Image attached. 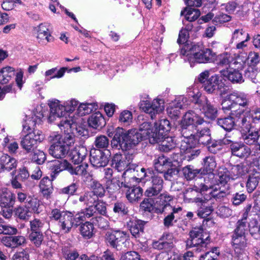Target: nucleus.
<instances>
[{"label":"nucleus","instance_id":"obj_1","mask_svg":"<svg viewBox=\"0 0 260 260\" xmlns=\"http://www.w3.org/2000/svg\"><path fill=\"white\" fill-rule=\"evenodd\" d=\"M170 130V122L166 119L160 120L151 127L149 122H144L140 126L139 132L136 129L126 131L117 127L108 128L107 134L109 137L113 136L111 141L113 148L128 150L135 146L143 140L149 139L151 144L159 143Z\"/></svg>","mask_w":260,"mask_h":260},{"label":"nucleus","instance_id":"obj_2","mask_svg":"<svg viewBox=\"0 0 260 260\" xmlns=\"http://www.w3.org/2000/svg\"><path fill=\"white\" fill-rule=\"evenodd\" d=\"M180 55L186 56L192 67L194 63H206L214 61L216 54L210 49L203 48L197 44L185 46L180 50Z\"/></svg>","mask_w":260,"mask_h":260},{"label":"nucleus","instance_id":"obj_3","mask_svg":"<svg viewBox=\"0 0 260 260\" xmlns=\"http://www.w3.org/2000/svg\"><path fill=\"white\" fill-rule=\"evenodd\" d=\"M51 220L58 221L60 231L64 234L69 233L73 227H77L80 223L77 214L74 216L71 212L61 209L55 208L49 214Z\"/></svg>","mask_w":260,"mask_h":260},{"label":"nucleus","instance_id":"obj_4","mask_svg":"<svg viewBox=\"0 0 260 260\" xmlns=\"http://www.w3.org/2000/svg\"><path fill=\"white\" fill-rule=\"evenodd\" d=\"M248 230V222L238 220L232 237V243L237 256L240 258V255L246 254L244 251L247 246V239L246 238V232Z\"/></svg>","mask_w":260,"mask_h":260},{"label":"nucleus","instance_id":"obj_5","mask_svg":"<svg viewBox=\"0 0 260 260\" xmlns=\"http://www.w3.org/2000/svg\"><path fill=\"white\" fill-rule=\"evenodd\" d=\"M74 141V137L69 134L63 137L56 135L49 148V153L55 158L64 157L69 153Z\"/></svg>","mask_w":260,"mask_h":260},{"label":"nucleus","instance_id":"obj_6","mask_svg":"<svg viewBox=\"0 0 260 260\" xmlns=\"http://www.w3.org/2000/svg\"><path fill=\"white\" fill-rule=\"evenodd\" d=\"M49 107L50 109V119H54L55 117L62 118L59 123L58 124L61 129H62V127L67 128L71 127L73 121L71 119L69 114H67L64 106L60 105L59 101L55 100L50 102Z\"/></svg>","mask_w":260,"mask_h":260},{"label":"nucleus","instance_id":"obj_7","mask_svg":"<svg viewBox=\"0 0 260 260\" xmlns=\"http://www.w3.org/2000/svg\"><path fill=\"white\" fill-rule=\"evenodd\" d=\"M246 58L243 60L236 61L235 63L231 64L230 68L221 70V75L227 79L232 83L241 84L244 82V80L240 71L242 70L245 64Z\"/></svg>","mask_w":260,"mask_h":260},{"label":"nucleus","instance_id":"obj_8","mask_svg":"<svg viewBox=\"0 0 260 260\" xmlns=\"http://www.w3.org/2000/svg\"><path fill=\"white\" fill-rule=\"evenodd\" d=\"M181 133L183 137L180 147L181 152L185 154H189L190 155H188V157L194 156L195 153L198 150L192 149L191 146V142L196 137V134H194L191 131L192 127L190 125H184L182 121L181 123Z\"/></svg>","mask_w":260,"mask_h":260},{"label":"nucleus","instance_id":"obj_9","mask_svg":"<svg viewBox=\"0 0 260 260\" xmlns=\"http://www.w3.org/2000/svg\"><path fill=\"white\" fill-rule=\"evenodd\" d=\"M217 178V183L219 184L218 192H213L212 197L216 199H221L229 193L230 185L228 183L231 178L230 172L225 168H221L218 170Z\"/></svg>","mask_w":260,"mask_h":260},{"label":"nucleus","instance_id":"obj_10","mask_svg":"<svg viewBox=\"0 0 260 260\" xmlns=\"http://www.w3.org/2000/svg\"><path fill=\"white\" fill-rule=\"evenodd\" d=\"M232 114L236 117V127L240 129L242 133L251 130V122H254L252 113L239 108L232 111Z\"/></svg>","mask_w":260,"mask_h":260},{"label":"nucleus","instance_id":"obj_11","mask_svg":"<svg viewBox=\"0 0 260 260\" xmlns=\"http://www.w3.org/2000/svg\"><path fill=\"white\" fill-rule=\"evenodd\" d=\"M247 104L248 99L246 95L233 92L226 96L221 105L222 110L225 112L226 111L236 110L234 109L238 106L245 107Z\"/></svg>","mask_w":260,"mask_h":260},{"label":"nucleus","instance_id":"obj_12","mask_svg":"<svg viewBox=\"0 0 260 260\" xmlns=\"http://www.w3.org/2000/svg\"><path fill=\"white\" fill-rule=\"evenodd\" d=\"M161 189L151 185L145 190L144 194L154 200L158 205L163 206L165 203L172 201L173 197L167 192H161Z\"/></svg>","mask_w":260,"mask_h":260},{"label":"nucleus","instance_id":"obj_13","mask_svg":"<svg viewBox=\"0 0 260 260\" xmlns=\"http://www.w3.org/2000/svg\"><path fill=\"white\" fill-rule=\"evenodd\" d=\"M182 121H183L184 125H190L198 131L205 126H209L208 122L191 110L187 111L184 115Z\"/></svg>","mask_w":260,"mask_h":260},{"label":"nucleus","instance_id":"obj_14","mask_svg":"<svg viewBox=\"0 0 260 260\" xmlns=\"http://www.w3.org/2000/svg\"><path fill=\"white\" fill-rule=\"evenodd\" d=\"M204 174L205 175L204 177V183H201L199 186H194V190L202 192L212 189V191L210 192L211 196L213 192H218L219 184L217 183V178H216L213 172H206Z\"/></svg>","mask_w":260,"mask_h":260},{"label":"nucleus","instance_id":"obj_15","mask_svg":"<svg viewBox=\"0 0 260 260\" xmlns=\"http://www.w3.org/2000/svg\"><path fill=\"white\" fill-rule=\"evenodd\" d=\"M250 171L246 188L248 192H252L256 188L260 179V157L253 161Z\"/></svg>","mask_w":260,"mask_h":260},{"label":"nucleus","instance_id":"obj_16","mask_svg":"<svg viewBox=\"0 0 260 260\" xmlns=\"http://www.w3.org/2000/svg\"><path fill=\"white\" fill-rule=\"evenodd\" d=\"M190 238L186 241L187 248H191L201 246H206V242L209 237L208 236L205 238L204 231L202 228H194L189 233Z\"/></svg>","mask_w":260,"mask_h":260},{"label":"nucleus","instance_id":"obj_17","mask_svg":"<svg viewBox=\"0 0 260 260\" xmlns=\"http://www.w3.org/2000/svg\"><path fill=\"white\" fill-rule=\"evenodd\" d=\"M107 242L113 247L117 248L124 245L128 240V234L123 231H114L111 233H108L107 235Z\"/></svg>","mask_w":260,"mask_h":260},{"label":"nucleus","instance_id":"obj_18","mask_svg":"<svg viewBox=\"0 0 260 260\" xmlns=\"http://www.w3.org/2000/svg\"><path fill=\"white\" fill-rule=\"evenodd\" d=\"M141 108L145 113L150 115L151 119H154L156 114L163 111L165 107L162 100H154L152 103L145 102L143 104H141Z\"/></svg>","mask_w":260,"mask_h":260},{"label":"nucleus","instance_id":"obj_19","mask_svg":"<svg viewBox=\"0 0 260 260\" xmlns=\"http://www.w3.org/2000/svg\"><path fill=\"white\" fill-rule=\"evenodd\" d=\"M201 111L205 116L210 119H214L217 116V110L208 101L205 96H201L196 102Z\"/></svg>","mask_w":260,"mask_h":260},{"label":"nucleus","instance_id":"obj_20","mask_svg":"<svg viewBox=\"0 0 260 260\" xmlns=\"http://www.w3.org/2000/svg\"><path fill=\"white\" fill-rule=\"evenodd\" d=\"M90 161L94 167H104L108 164L109 158L100 149H92L90 152Z\"/></svg>","mask_w":260,"mask_h":260},{"label":"nucleus","instance_id":"obj_21","mask_svg":"<svg viewBox=\"0 0 260 260\" xmlns=\"http://www.w3.org/2000/svg\"><path fill=\"white\" fill-rule=\"evenodd\" d=\"M50 28V25L47 23H41L36 27V38L39 43L46 45L53 41Z\"/></svg>","mask_w":260,"mask_h":260},{"label":"nucleus","instance_id":"obj_22","mask_svg":"<svg viewBox=\"0 0 260 260\" xmlns=\"http://www.w3.org/2000/svg\"><path fill=\"white\" fill-rule=\"evenodd\" d=\"M196 137L191 142L192 149H194L199 144L208 145L211 140V136L209 126H205L199 131L196 130Z\"/></svg>","mask_w":260,"mask_h":260},{"label":"nucleus","instance_id":"obj_23","mask_svg":"<svg viewBox=\"0 0 260 260\" xmlns=\"http://www.w3.org/2000/svg\"><path fill=\"white\" fill-rule=\"evenodd\" d=\"M26 119L24 123L23 124L22 133L25 134L24 138L21 141L22 146L27 151H29L32 147V135L31 134V129L29 124L27 123V121L31 122V117L30 115H26Z\"/></svg>","mask_w":260,"mask_h":260},{"label":"nucleus","instance_id":"obj_24","mask_svg":"<svg viewBox=\"0 0 260 260\" xmlns=\"http://www.w3.org/2000/svg\"><path fill=\"white\" fill-rule=\"evenodd\" d=\"M231 149L233 155L240 158L247 157L251 152L249 147L239 143H233L231 145Z\"/></svg>","mask_w":260,"mask_h":260},{"label":"nucleus","instance_id":"obj_25","mask_svg":"<svg viewBox=\"0 0 260 260\" xmlns=\"http://www.w3.org/2000/svg\"><path fill=\"white\" fill-rule=\"evenodd\" d=\"M15 202V196L7 188L0 191V206L3 208L12 207Z\"/></svg>","mask_w":260,"mask_h":260},{"label":"nucleus","instance_id":"obj_26","mask_svg":"<svg viewBox=\"0 0 260 260\" xmlns=\"http://www.w3.org/2000/svg\"><path fill=\"white\" fill-rule=\"evenodd\" d=\"M164 205L165 209L168 208L171 210V212L166 215L164 219L165 226L169 228L173 226L174 223L177 221L175 218L177 217V214L182 210V208L181 207H172L165 204Z\"/></svg>","mask_w":260,"mask_h":260},{"label":"nucleus","instance_id":"obj_27","mask_svg":"<svg viewBox=\"0 0 260 260\" xmlns=\"http://www.w3.org/2000/svg\"><path fill=\"white\" fill-rule=\"evenodd\" d=\"M87 154L86 148L83 146H77L69 152L70 158L75 164L82 162Z\"/></svg>","mask_w":260,"mask_h":260},{"label":"nucleus","instance_id":"obj_28","mask_svg":"<svg viewBox=\"0 0 260 260\" xmlns=\"http://www.w3.org/2000/svg\"><path fill=\"white\" fill-rule=\"evenodd\" d=\"M241 57L238 56L234 58L230 54L225 52L218 55L216 58V64L221 67L230 68L231 64L235 63L236 61L243 60Z\"/></svg>","mask_w":260,"mask_h":260},{"label":"nucleus","instance_id":"obj_29","mask_svg":"<svg viewBox=\"0 0 260 260\" xmlns=\"http://www.w3.org/2000/svg\"><path fill=\"white\" fill-rule=\"evenodd\" d=\"M144 222L141 220L132 219L127 222V226L132 235L135 238L139 237L143 233Z\"/></svg>","mask_w":260,"mask_h":260},{"label":"nucleus","instance_id":"obj_30","mask_svg":"<svg viewBox=\"0 0 260 260\" xmlns=\"http://www.w3.org/2000/svg\"><path fill=\"white\" fill-rule=\"evenodd\" d=\"M71 164H69L66 160H55L52 161V165L51 166L52 174L51 177L53 180L56 176L60 172L67 170L69 172Z\"/></svg>","mask_w":260,"mask_h":260},{"label":"nucleus","instance_id":"obj_31","mask_svg":"<svg viewBox=\"0 0 260 260\" xmlns=\"http://www.w3.org/2000/svg\"><path fill=\"white\" fill-rule=\"evenodd\" d=\"M16 160L7 154H3L0 157V172L10 171L17 167Z\"/></svg>","mask_w":260,"mask_h":260},{"label":"nucleus","instance_id":"obj_32","mask_svg":"<svg viewBox=\"0 0 260 260\" xmlns=\"http://www.w3.org/2000/svg\"><path fill=\"white\" fill-rule=\"evenodd\" d=\"M194 200L196 203L201 204V206L197 211V215L199 217L205 218L211 214L213 209L211 206L207 205V201L206 200L196 198Z\"/></svg>","mask_w":260,"mask_h":260},{"label":"nucleus","instance_id":"obj_33","mask_svg":"<svg viewBox=\"0 0 260 260\" xmlns=\"http://www.w3.org/2000/svg\"><path fill=\"white\" fill-rule=\"evenodd\" d=\"M2 242L6 246L14 248L24 244L25 239L21 236L5 237Z\"/></svg>","mask_w":260,"mask_h":260},{"label":"nucleus","instance_id":"obj_34","mask_svg":"<svg viewBox=\"0 0 260 260\" xmlns=\"http://www.w3.org/2000/svg\"><path fill=\"white\" fill-rule=\"evenodd\" d=\"M230 115L224 118L218 119L217 124L226 131H230L236 127V117L232 114L231 110Z\"/></svg>","mask_w":260,"mask_h":260},{"label":"nucleus","instance_id":"obj_35","mask_svg":"<svg viewBox=\"0 0 260 260\" xmlns=\"http://www.w3.org/2000/svg\"><path fill=\"white\" fill-rule=\"evenodd\" d=\"M220 77L214 75L209 78L203 85L204 89L209 93L214 92L219 88Z\"/></svg>","mask_w":260,"mask_h":260},{"label":"nucleus","instance_id":"obj_36","mask_svg":"<svg viewBox=\"0 0 260 260\" xmlns=\"http://www.w3.org/2000/svg\"><path fill=\"white\" fill-rule=\"evenodd\" d=\"M42 225L43 223L39 219H34V244L37 247H39L43 240V236L39 229Z\"/></svg>","mask_w":260,"mask_h":260},{"label":"nucleus","instance_id":"obj_37","mask_svg":"<svg viewBox=\"0 0 260 260\" xmlns=\"http://www.w3.org/2000/svg\"><path fill=\"white\" fill-rule=\"evenodd\" d=\"M183 107V105L179 100H175L171 103L167 109L169 116L173 118L176 119L180 115V109Z\"/></svg>","mask_w":260,"mask_h":260},{"label":"nucleus","instance_id":"obj_38","mask_svg":"<svg viewBox=\"0 0 260 260\" xmlns=\"http://www.w3.org/2000/svg\"><path fill=\"white\" fill-rule=\"evenodd\" d=\"M143 194V189L139 186L134 185L129 187L127 190L126 197L127 200L131 202L139 201Z\"/></svg>","mask_w":260,"mask_h":260},{"label":"nucleus","instance_id":"obj_39","mask_svg":"<svg viewBox=\"0 0 260 260\" xmlns=\"http://www.w3.org/2000/svg\"><path fill=\"white\" fill-rule=\"evenodd\" d=\"M242 134L244 142L247 145H252L257 144L259 138L258 131L251 129Z\"/></svg>","mask_w":260,"mask_h":260},{"label":"nucleus","instance_id":"obj_40","mask_svg":"<svg viewBox=\"0 0 260 260\" xmlns=\"http://www.w3.org/2000/svg\"><path fill=\"white\" fill-rule=\"evenodd\" d=\"M111 166L119 172L124 170L127 167L126 161L124 160L123 156L119 153H116L113 156Z\"/></svg>","mask_w":260,"mask_h":260},{"label":"nucleus","instance_id":"obj_41","mask_svg":"<svg viewBox=\"0 0 260 260\" xmlns=\"http://www.w3.org/2000/svg\"><path fill=\"white\" fill-rule=\"evenodd\" d=\"M88 123L89 126L93 128H98L105 124V121L104 117L100 112H96L92 114L88 118Z\"/></svg>","mask_w":260,"mask_h":260},{"label":"nucleus","instance_id":"obj_42","mask_svg":"<svg viewBox=\"0 0 260 260\" xmlns=\"http://www.w3.org/2000/svg\"><path fill=\"white\" fill-rule=\"evenodd\" d=\"M15 71L12 67L8 66L0 71V83L6 84L15 75Z\"/></svg>","mask_w":260,"mask_h":260},{"label":"nucleus","instance_id":"obj_43","mask_svg":"<svg viewBox=\"0 0 260 260\" xmlns=\"http://www.w3.org/2000/svg\"><path fill=\"white\" fill-rule=\"evenodd\" d=\"M215 158L213 156H206L203 159V167L201 170V174L206 172H213L216 167Z\"/></svg>","mask_w":260,"mask_h":260},{"label":"nucleus","instance_id":"obj_44","mask_svg":"<svg viewBox=\"0 0 260 260\" xmlns=\"http://www.w3.org/2000/svg\"><path fill=\"white\" fill-rule=\"evenodd\" d=\"M172 162L164 156H159L154 160V165L157 171L163 173L168 168L171 166Z\"/></svg>","mask_w":260,"mask_h":260},{"label":"nucleus","instance_id":"obj_45","mask_svg":"<svg viewBox=\"0 0 260 260\" xmlns=\"http://www.w3.org/2000/svg\"><path fill=\"white\" fill-rule=\"evenodd\" d=\"M39 187L40 191L43 196L47 198L50 195L52 192L53 187L52 186L51 180L48 177H44L40 181Z\"/></svg>","mask_w":260,"mask_h":260},{"label":"nucleus","instance_id":"obj_46","mask_svg":"<svg viewBox=\"0 0 260 260\" xmlns=\"http://www.w3.org/2000/svg\"><path fill=\"white\" fill-rule=\"evenodd\" d=\"M173 240V237L171 234H165L161 239L155 243L154 246H157L159 249L168 248L172 246Z\"/></svg>","mask_w":260,"mask_h":260},{"label":"nucleus","instance_id":"obj_47","mask_svg":"<svg viewBox=\"0 0 260 260\" xmlns=\"http://www.w3.org/2000/svg\"><path fill=\"white\" fill-rule=\"evenodd\" d=\"M248 230L254 239H257L260 237V224L256 219L252 218L248 222Z\"/></svg>","mask_w":260,"mask_h":260},{"label":"nucleus","instance_id":"obj_48","mask_svg":"<svg viewBox=\"0 0 260 260\" xmlns=\"http://www.w3.org/2000/svg\"><path fill=\"white\" fill-rule=\"evenodd\" d=\"M247 171V168L242 164L233 166L231 170L230 175L232 179H237L244 175Z\"/></svg>","mask_w":260,"mask_h":260},{"label":"nucleus","instance_id":"obj_49","mask_svg":"<svg viewBox=\"0 0 260 260\" xmlns=\"http://www.w3.org/2000/svg\"><path fill=\"white\" fill-rule=\"evenodd\" d=\"M159 142H161L160 149L165 152H168L176 146V143L172 137L165 136Z\"/></svg>","mask_w":260,"mask_h":260},{"label":"nucleus","instance_id":"obj_50","mask_svg":"<svg viewBox=\"0 0 260 260\" xmlns=\"http://www.w3.org/2000/svg\"><path fill=\"white\" fill-rule=\"evenodd\" d=\"M98 198L91 191L85 192L83 194L81 195L79 200L80 202H84L87 205H92L98 201Z\"/></svg>","mask_w":260,"mask_h":260},{"label":"nucleus","instance_id":"obj_51","mask_svg":"<svg viewBox=\"0 0 260 260\" xmlns=\"http://www.w3.org/2000/svg\"><path fill=\"white\" fill-rule=\"evenodd\" d=\"M91 191L99 199L105 196L106 191L103 185L96 180H93L90 184Z\"/></svg>","mask_w":260,"mask_h":260},{"label":"nucleus","instance_id":"obj_52","mask_svg":"<svg viewBox=\"0 0 260 260\" xmlns=\"http://www.w3.org/2000/svg\"><path fill=\"white\" fill-rule=\"evenodd\" d=\"M32 208L30 207H20L16 209L15 214L20 219H28L31 217Z\"/></svg>","mask_w":260,"mask_h":260},{"label":"nucleus","instance_id":"obj_53","mask_svg":"<svg viewBox=\"0 0 260 260\" xmlns=\"http://www.w3.org/2000/svg\"><path fill=\"white\" fill-rule=\"evenodd\" d=\"M122 184V182H120L119 180L116 178H112V179H108L106 178V184L107 189L111 193L119 189Z\"/></svg>","mask_w":260,"mask_h":260},{"label":"nucleus","instance_id":"obj_54","mask_svg":"<svg viewBox=\"0 0 260 260\" xmlns=\"http://www.w3.org/2000/svg\"><path fill=\"white\" fill-rule=\"evenodd\" d=\"M81 234L86 239L90 238L93 235V225L89 222H86L80 227Z\"/></svg>","mask_w":260,"mask_h":260},{"label":"nucleus","instance_id":"obj_55","mask_svg":"<svg viewBox=\"0 0 260 260\" xmlns=\"http://www.w3.org/2000/svg\"><path fill=\"white\" fill-rule=\"evenodd\" d=\"M95 213V207L93 205H89L85 210L82 211L77 214V218H79L80 222L89 218Z\"/></svg>","mask_w":260,"mask_h":260},{"label":"nucleus","instance_id":"obj_56","mask_svg":"<svg viewBox=\"0 0 260 260\" xmlns=\"http://www.w3.org/2000/svg\"><path fill=\"white\" fill-rule=\"evenodd\" d=\"M183 174L187 179H192L200 173H201V170L195 169L193 166H187L182 169Z\"/></svg>","mask_w":260,"mask_h":260},{"label":"nucleus","instance_id":"obj_57","mask_svg":"<svg viewBox=\"0 0 260 260\" xmlns=\"http://www.w3.org/2000/svg\"><path fill=\"white\" fill-rule=\"evenodd\" d=\"M88 167L87 164L79 165L75 168H73L71 165L70 169H69V172L72 175L85 176L87 174V168Z\"/></svg>","mask_w":260,"mask_h":260},{"label":"nucleus","instance_id":"obj_58","mask_svg":"<svg viewBox=\"0 0 260 260\" xmlns=\"http://www.w3.org/2000/svg\"><path fill=\"white\" fill-rule=\"evenodd\" d=\"M185 11H186L185 18L189 22L195 21L201 14L199 10L197 9L188 8L185 9Z\"/></svg>","mask_w":260,"mask_h":260},{"label":"nucleus","instance_id":"obj_59","mask_svg":"<svg viewBox=\"0 0 260 260\" xmlns=\"http://www.w3.org/2000/svg\"><path fill=\"white\" fill-rule=\"evenodd\" d=\"M218 247H214L211 250L206 252L200 256V260H215L219 254Z\"/></svg>","mask_w":260,"mask_h":260},{"label":"nucleus","instance_id":"obj_60","mask_svg":"<svg viewBox=\"0 0 260 260\" xmlns=\"http://www.w3.org/2000/svg\"><path fill=\"white\" fill-rule=\"evenodd\" d=\"M109 141L107 137L101 135L96 137L94 145L99 149L106 148L109 145Z\"/></svg>","mask_w":260,"mask_h":260},{"label":"nucleus","instance_id":"obj_61","mask_svg":"<svg viewBox=\"0 0 260 260\" xmlns=\"http://www.w3.org/2000/svg\"><path fill=\"white\" fill-rule=\"evenodd\" d=\"M151 186L162 190L164 181L162 175L158 173L154 174L151 177Z\"/></svg>","mask_w":260,"mask_h":260},{"label":"nucleus","instance_id":"obj_62","mask_svg":"<svg viewBox=\"0 0 260 260\" xmlns=\"http://www.w3.org/2000/svg\"><path fill=\"white\" fill-rule=\"evenodd\" d=\"M133 115L131 111L124 110L120 113L119 121L125 124H129L132 121Z\"/></svg>","mask_w":260,"mask_h":260},{"label":"nucleus","instance_id":"obj_63","mask_svg":"<svg viewBox=\"0 0 260 260\" xmlns=\"http://www.w3.org/2000/svg\"><path fill=\"white\" fill-rule=\"evenodd\" d=\"M113 211L121 215H124L127 214L128 210L124 203L122 202H116L114 204Z\"/></svg>","mask_w":260,"mask_h":260},{"label":"nucleus","instance_id":"obj_64","mask_svg":"<svg viewBox=\"0 0 260 260\" xmlns=\"http://www.w3.org/2000/svg\"><path fill=\"white\" fill-rule=\"evenodd\" d=\"M121 260H143L140 255L137 252L131 251L127 252L121 257Z\"/></svg>","mask_w":260,"mask_h":260}]
</instances>
